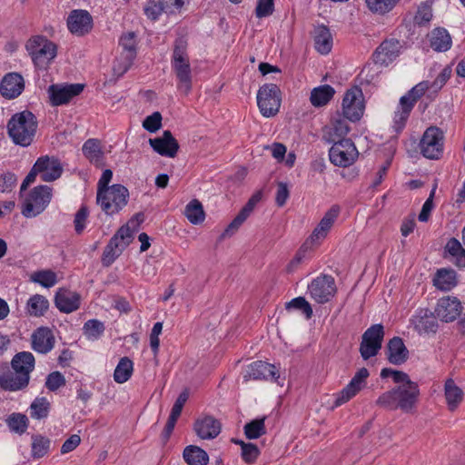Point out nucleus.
Masks as SVG:
<instances>
[{
	"label": "nucleus",
	"mask_w": 465,
	"mask_h": 465,
	"mask_svg": "<svg viewBox=\"0 0 465 465\" xmlns=\"http://www.w3.org/2000/svg\"><path fill=\"white\" fill-rule=\"evenodd\" d=\"M420 395L417 382H410L409 385H397L391 390L381 394L375 404L389 411L401 410L403 412H411L415 407Z\"/></svg>",
	"instance_id": "1"
},
{
	"label": "nucleus",
	"mask_w": 465,
	"mask_h": 465,
	"mask_svg": "<svg viewBox=\"0 0 465 465\" xmlns=\"http://www.w3.org/2000/svg\"><path fill=\"white\" fill-rule=\"evenodd\" d=\"M6 127L7 134L15 144L27 147L34 142L38 122L31 111L25 110L13 114Z\"/></svg>",
	"instance_id": "2"
},
{
	"label": "nucleus",
	"mask_w": 465,
	"mask_h": 465,
	"mask_svg": "<svg viewBox=\"0 0 465 465\" xmlns=\"http://www.w3.org/2000/svg\"><path fill=\"white\" fill-rule=\"evenodd\" d=\"M171 65L178 81V88L188 94L192 89V68L188 54V42L183 36L173 43Z\"/></svg>",
	"instance_id": "3"
},
{
	"label": "nucleus",
	"mask_w": 465,
	"mask_h": 465,
	"mask_svg": "<svg viewBox=\"0 0 465 465\" xmlns=\"http://www.w3.org/2000/svg\"><path fill=\"white\" fill-rule=\"evenodd\" d=\"M128 200L129 191L120 183H114L110 189L96 193V203L108 216L119 213L127 205Z\"/></svg>",
	"instance_id": "4"
},
{
	"label": "nucleus",
	"mask_w": 465,
	"mask_h": 465,
	"mask_svg": "<svg viewBox=\"0 0 465 465\" xmlns=\"http://www.w3.org/2000/svg\"><path fill=\"white\" fill-rule=\"evenodd\" d=\"M25 48L37 67L47 66L57 54V45L42 35L31 37Z\"/></svg>",
	"instance_id": "5"
},
{
	"label": "nucleus",
	"mask_w": 465,
	"mask_h": 465,
	"mask_svg": "<svg viewBox=\"0 0 465 465\" xmlns=\"http://www.w3.org/2000/svg\"><path fill=\"white\" fill-rule=\"evenodd\" d=\"M281 90L275 84H264L257 93V104L265 117L274 116L281 106Z\"/></svg>",
	"instance_id": "6"
},
{
	"label": "nucleus",
	"mask_w": 465,
	"mask_h": 465,
	"mask_svg": "<svg viewBox=\"0 0 465 465\" xmlns=\"http://www.w3.org/2000/svg\"><path fill=\"white\" fill-rule=\"evenodd\" d=\"M52 198V189L47 185H38L29 193L24 203L22 213L30 218L40 214L48 205Z\"/></svg>",
	"instance_id": "7"
},
{
	"label": "nucleus",
	"mask_w": 465,
	"mask_h": 465,
	"mask_svg": "<svg viewBox=\"0 0 465 465\" xmlns=\"http://www.w3.org/2000/svg\"><path fill=\"white\" fill-rule=\"evenodd\" d=\"M342 116L347 120L356 123L361 120L364 114L365 104L362 90L353 86L347 90L341 104Z\"/></svg>",
	"instance_id": "8"
},
{
	"label": "nucleus",
	"mask_w": 465,
	"mask_h": 465,
	"mask_svg": "<svg viewBox=\"0 0 465 465\" xmlns=\"http://www.w3.org/2000/svg\"><path fill=\"white\" fill-rule=\"evenodd\" d=\"M131 242L132 236L128 232L127 226H121L104 247L102 255L103 265L105 267L112 265Z\"/></svg>",
	"instance_id": "9"
},
{
	"label": "nucleus",
	"mask_w": 465,
	"mask_h": 465,
	"mask_svg": "<svg viewBox=\"0 0 465 465\" xmlns=\"http://www.w3.org/2000/svg\"><path fill=\"white\" fill-rule=\"evenodd\" d=\"M384 334V327L381 323L373 324L364 331L360 343V353L363 360H369L379 353Z\"/></svg>",
	"instance_id": "10"
},
{
	"label": "nucleus",
	"mask_w": 465,
	"mask_h": 465,
	"mask_svg": "<svg viewBox=\"0 0 465 465\" xmlns=\"http://www.w3.org/2000/svg\"><path fill=\"white\" fill-rule=\"evenodd\" d=\"M331 143L329 157L334 165L346 167L354 163L358 156V151L351 139H340Z\"/></svg>",
	"instance_id": "11"
},
{
	"label": "nucleus",
	"mask_w": 465,
	"mask_h": 465,
	"mask_svg": "<svg viewBox=\"0 0 465 465\" xmlns=\"http://www.w3.org/2000/svg\"><path fill=\"white\" fill-rule=\"evenodd\" d=\"M443 133L440 128H427L420 142L422 155L428 159H439L443 150Z\"/></svg>",
	"instance_id": "12"
},
{
	"label": "nucleus",
	"mask_w": 465,
	"mask_h": 465,
	"mask_svg": "<svg viewBox=\"0 0 465 465\" xmlns=\"http://www.w3.org/2000/svg\"><path fill=\"white\" fill-rule=\"evenodd\" d=\"M311 297L318 303L328 302L336 292L334 278L331 275L322 274L308 285Z\"/></svg>",
	"instance_id": "13"
},
{
	"label": "nucleus",
	"mask_w": 465,
	"mask_h": 465,
	"mask_svg": "<svg viewBox=\"0 0 465 465\" xmlns=\"http://www.w3.org/2000/svg\"><path fill=\"white\" fill-rule=\"evenodd\" d=\"M84 88L83 84H51L48 88L50 103L54 106L68 104L74 97L79 95Z\"/></svg>",
	"instance_id": "14"
},
{
	"label": "nucleus",
	"mask_w": 465,
	"mask_h": 465,
	"mask_svg": "<svg viewBox=\"0 0 465 465\" xmlns=\"http://www.w3.org/2000/svg\"><path fill=\"white\" fill-rule=\"evenodd\" d=\"M119 45L123 48V53L121 54L123 62L114 64V70L118 74H123L131 67L136 57L135 34L134 32L124 34L120 38Z\"/></svg>",
	"instance_id": "15"
},
{
	"label": "nucleus",
	"mask_w": 465,
	"mask_h": 465,
	"mask_svg": "<svg viewBox=\"0 0 465 465\" xmlns=\"http://www.w3.org/2000/svg\"><path fill=\"white\" fill-rule=\"evenodd\" d=\"M462 306L460 300L454 296H445L438 300L434 313L444 322H454L460 314Z\"/></svg>",
	"instance_id": "16"
},
{
	"label": "nucleus",
	"mask_w": 465,
	"mask_h": 465,
	"mask_svg": "<svg viewBox=\"0 0 465 465\" xmlns=\"http://www.w3.org/2000/svg\"><path fill=\"white\" fill-rule=\"evenodd\" d=\"M369 375V371L366 368L360 369L349 384L337 394L334 406L339 407L354 397L364 387Z\"/></svg>",
	"instance_id": "17"
},
{
	"label": "nucleus",
	"mask_w": 465,
	"mask_h": 465,
	"mask_svg": "<svg viewBox=\"0 0 465 465\" xmlns=\"http://www.w3.org/2000/svg\"><path fill=\"white\" fill-rule=\"evenodd\" d=\"M67 27L73 35L83 36L92 30L93 17L86 10H73L67 18Z\"/></svg>",
	"instance_id": "18"
},
{
	"label": "nucleus",
	"mask_w": 465,
	"mask_h": 465,
	"mask_svg": "<svg viewBox=\"0 0 465 465\" xmlns=\"http://www.w3.org/2000/svg\"><path fill=\"white\" fill-rule=\"evenodd\" d=\"M280 377L279 371L273 364L262 361H256L248 365L243 375L245 381L252 380H269L276 381Z\"/></svg>",
	"instance_id": "19"
},
{
	"label": "nucleus",
	"mask_w": 465,
	"mask_h": 465,
	"mask_svg": "<svg viewBox=\"0 0 465 465\" xmlns=\"http://www.w3.org/2000/svg\"><path fill=\"white\" fill-rule=\"evenodd\" d=\"M149 143L157 153L170 158L175 157L180 148L170 130L163 131L161 137L149 139Z\"/></svg>",
	"instance_id": "20"
},
{
	"label": "nucleus",
	"mask_w": 465,
	"mask_h": 465,
	"mask_svg": "<svg viewBox=\"0 0 465 465\" xmlns=\"http://www.w3.org/2000/svg\"><path fill=\"white\" fill-rule=\"evenodd\" d=\"M346 120L342 114L337 112L331 119V125L323 128L322 139L328 143L340 139H346L345 136L351 130Z\"/></svg>",
	"instance_id": "21"
},
{
	"label": "nucleus",
	"mask_w": 465,
	"mask_h": 465,
	"mask_svg": "<svg viewBox=\"0 0 465 465\" xmlns=\"http://www.w3.org/2000/svg\"><path fill=\"white\" fill-rule=\"evenodd\" d=\"M54 342V335L48 327H39L31 335L32 349L41 354H46L51 351Z\"/></svg>",
	"instance_id": "22"
},
{
	"label": "nucleus",
	"mask_w": 465,
	"mask_h": 465,
	"mask_svg": "<svg viewBox=\"0 0 465 465\" xmlns=\"http://www.w3.org/2000/svg\"><path fill=\"white\" fill-rule=\"evenodd\" d=\"M25 89V80L18 73L6 74L0 83V94L5 99L18 97Z\"/></svg>",
	"instance_id": "23"
},
{
	"label": "nucleus",
	"mask_w": 465,
	"mask_h": 465,
	"mask_svg": "<svg viewBox=\"0 0 465 465\" xmlns=\"http://www.w3.org/2000/svg\"><path fill=\"white\" fill-rule=\"evenodd\" d=\"M401 48L399 40L395 38L384 40L373 54L374 63L380 64L391 63L399 55Z\"/></svg>",
	"instance_id": "24"
},
{
	"label": "nucleus",
	"mask_w": 465,
	"mask_h": 465,
	"mask_svg": "<svg viewBox=\"0 0 465 465\" xmlns=\"http://www.w3.org/2000/svg\"><path fill=\"white\" fill-rule=\"evenodd\" d=\"M385 355L390 363L400 366L408 361L409 350L401 337L394 336L387 343Z\"/></svg>",
	"instance_id": "25"
},
{
	"label": "nucleus",
	"mask_w": 465,
	"mask_h": 465,
	"mask_svg": "<svg viewBox=\"0 0 465 465\" xmlns=\"http://www.w3.org/2000/svg\"><path fill=\"white\" fill-rule=\"evenodd\" d=\"M193 429L202 440H213L220 434L222 424L214 417L205 416L194 422Z\"/></svg>",
	"instance_id": "26"
},
{
	"label": "nucleus",
	"mask_w": 465,
	"mask_h": 465,
	"mask_svg": "<svg viewBox=\"0 0 465 465\" xmlns=\"http://www.w3.org/2000/svg\"><path fill=\"white\" fill-rule=\"evenodd\" d=\"M414 329L419 333H436L439 328L437 317L428 309L420 310L412 320Z\"/></svg>",
	"instance_id": "27"
},
{
	"label": "nucleus",
	"mask_w": 465,
	"mask_h": 465,
	"mask_svg": "<svg viewBox=\"0 0 465 465\" xmlns=\"http://www.w3.org/2000/svg\"><path fill=\"white\" fill-rule=\"evenodd\" d=\"M35 364V356L29 351H21L16 353L12 361L11 367L20 376L30 381V373L34 371Z\"/></svg>",
	"instance_id": "28"
},
{
	"label": "nucleus",
	"mask_w": 465,
	"mask_h": 465,
	"mask_svg": "<svg viewBox=\"0 0 465 465\" xmlns=\"http://www.w3.org/2000/svg\"><path fill=\"white\" fill-rule=\"evenodd\" d=\"M341 208L339 205H332L323 215L318 225L313 230L311 239L312 242L323 239L326 237L328 232L332 227L334 222L339 216Z\"/></svg>",
	"instance_id": "29"
},
{
	"label": "nucleus",
	"mask_w": 465,
	"mask_h": 465,
	"mask_svg": "<svg viewBox=\"0 0 465 465\" xmlns=\"http://www.w3.org/2000/svg\"><path fill=\"white\" fill-rule=\"evenodd\" d=\"M54 304L62 312H73L80 307V295L77 292L60 290L55 294Z\"/></svg>",
	"instance_id": "30"
},
{
	"label": "nucleus",
	"mask_w": 465,
	"mask_h": 465,
	"mask_svg": "<svg viewBox=\"0 0 465 465\" xmlns=\"http://www.w3.org/2000/svg\"><path fill=\"white\" fill-rule=\"evenodd\" d=\"M84 157L96 167L105 165L104 153L98 139L90 138L84 142L82 147Z\"/></svg>",
	"instance_id": "31"
},
{
	"label": "nucleus",
	"mask_w": 465,
	"mask_h": 465,
	"mask_svg": "<svg viewBox=\"0 0 465 465\" xmlns=\"http://www.w3.org/2000/svg\"><path fill=\"white\" fill-rule=\"evenodd\" d=\"M29 381L16 371L7 370L0 374V388L7 391H16L26 388Z\"/></svg>",
	"instance_id": "32"
},
{
	"label": "nucleus",
	"mask_w": 465,
	"mask_h": 465,
	"mask_svg": "<svg viewBox=\"0 0 465 465\" xmlns=\"http://www.w3.org/2000/svg\"><path fill=\"white\" fill-rule=\"evenodd\" d=\"M430 45L435 52H446L452 45L451 36L443 27L434 28L429 35Z\"/></svg>",
	"instance_id": "33"
},
{
	"label": "nucleus",
	"mask_w": 465,
	"mask_h": 465,
	"mask_svg": "<svg viewBox=\"0 0 465 465\" xmlns=\"http://www.w3.org/2000/svg\"><path fill=\"white\" fill-rule=\"evenodd\" d=\"M457 283V274L452 269H439L433 277V285L443 292L450 291Z\"/></svg>",
	"instance_id": "34"
},
{
	"label": "nucleus",
	"mask_w": 465,
	"mask_h": 465,
	"mask_svg": "<svg viewBox=\"0 0 465 465\" xmlns=\"http://www.w3.org/2000/svg\"><path fill=\"white\" fill-rule=\"evenodd\" d=\"M314 44L316 50L322 54H327L332 47V36L330 29L321 25L314 29Z\"/></svg>",
	"instance_id": "35"
},
{
	"label": "nucleus",
	"mask_w": 465,
	"mask_h": 465,
	"mask_svg": "<svg viewBox=\"0 0 465 465\" xmlns=\"http://www.w3.org/2000/svg\"><path fill=\"white\" fill-rule=\"evenodd\" d=\"M444 395L450 411H454L463 401V391L452 379L445 381Z\"/></svg>",
	"instance_id": "36"
},
{
	"label": "nucleus",
	"mask_w": 465,
	"mask_h": 465,
	"mask_svg": "<svg viewBox=\"0 0 465 465\" xmlns=\"http://www.w3.org/2000/svg\"><path fill=\"white\" fill-rule=\"evenodd\" d=\"M45 160V170L39 172L41 173V179L44 182H53L58 179L62 173L63 167L58 159L54 157H49L47 155L39 157L36 161Z\"/></svg>",
	"instance_id": "37"
},
{
	"label": "nucleus",
	"mask_w": 465,
	"mask_h": 465,
	"mask_svg": "<svg viewBox=\"0 0 465 465\" xmlns=\"http://www.w3.org/2000/svg\"><path fill=\"white\" fill-rule=\"evenodd\" d=\"M183 459L188 465H207L209 456L202 448L189 445L183 450Z\"/></svg>",
	"instance_id": "38"
},
{
	"label": "nucleus",
	"mask_w": 465,
	"mask_h": 465,
	"mask_svg": "<svg viewBox=\"0 0 465 465\" xmlns=\"http://www.w3.org/2000/svg\"><path fill=\"white\" fill-rule=\"evenodd\" d=\"M335 91L333 87L329 84L321 85L319 87L313 88L310 101L312 105L316 107L323 106L330 102V100L333 97Z\"/></svg>",
	"instance_id": "39"
},
{
	"label": "nucleus",
	"mask_w": 465,
	"mask_h": 465,
	"mask_svg": "<svg viewBox=\"0 0 465 465\" xmlns=\"http://www.w3.org/2000/svg\"><path fill=\"white\" fill-rule=\"evenodd\" d=\"M49 308L48 300L40 294H35L27 301L26 311L30 316L41 317Z\"/></svg>",
	"instance_id": "40"
},
{
	"label": "nucleus",
	"mask_w": 465,
	"mask_h": 465,
	"mask_svg": "<svg viewBox=\"0 0 465 465\" xmlns=\"http://www.w3.org/2000/svg\"><path fill=\"white\" fill-rule=\"evenodd\" d=\"M430 90V82L422 81L413 86L406 94L401 97L400 104H410L413 109L417 101Z\"/></svg>",
	"instance_id": "41"
},
{
	"label": "nucleus",
	"mask_w": 465,
	"mask_h": 465,
	"mask_svg": "<svg viewBox=\"0 0 465 465\" xmlns=\"http://www.w3.org/2000/svg\"><path fill=\"white\" fill-rule=\"evenodd\" d=\"M184 215L193 224L202 223L205 218L202 203L197 199L192 200L185 207Z\"/></svg>",
	"instance_id": "42"
},
{
	"label": "nucleus",
	"mask_w": 465,
	"mask_h": 465,
	"mask_svg": "<svg viewBox=\"0 0 465 465\" xmlns=\"http://www.w3.org/2000/svg\"><path fill=\"white\" fill-rule=\"evenodd\" d=\"M133 370V361L128 357L121 358L114 372V381L117 383L127 381L132 376Z\"/></svg>",
	"instance_id": "43"
},
{
	"label": "nucleus",
	"mask_w": 465,
	"mask_h": 465,
	"mask_svg": "<svg viewBox=\"0 0 465 465\" xmlns=\"http://www.w3.org/2000/svg\"><path fill=\"white\" fill-rule=\"evenodd\" d=\"M265 419L266 417L255 419L244 425V434L247 439L255 440L266 433Z\"/></svg>",
	"instance_id": "44"
},
{
	"label": "nucleus",
	"mask_w": 465,
	"mask_h": 465,
	"mask_svg": "<svg viewBox=\"0 0 465 465\" xmlns=\"http://www.w3.org/2000/svg\"><path fill=\"white\" fill-rule=\"evenodd\" d=\"M50 402L45 397H37L30 406V415L33 419L42 420L48 416Z\"/></svg>",
	"instance_id": "45"
},
{
	"label": "nucleus",
	"mask_w": 465,
	"mask_h": 465,
	"mask_svg": "<svg viewBox=\"0 0 465 465\" xmlns=\"http://www.w3.org/2000/svg\"><path fill=\"white\" fill-rule=\"evenodd\" d=\"M5 421L11 431L20 435L25 433L28 428V419L22 413H12Z\"/></svg>",
	"instance_id": "46"
},
{
	"label": "nucleus",
	"mask_w": 465,
	"mask_h": 465,
	"mask_svg": "<svg viewBox=\"0 0 465 465\" xmlns=\"http://www.w3.org/2000/svg\"><path fill=\"white\" fill-rule=\"evenodd\" d=\"M51 441L43 435L32 436V457L39 459L44 457L49 450Z\"/></svg>",
	"instance_id": "47"
},
{
	"label": "nucleus",
	"mask_w": 465,
	"mask_h": 465,
	"mask_svg": "<svg viewBox=\"0 0 465 465\" xmlns=\"http://www.w3.org/2000/svg\"><path fill=\"white\" fill-rule=\"evenodd\" d=\"M400 0H366L368 8L379 15H385L391 11Z\"/></svg>",
	"instance_id": "48"
},
{
	"label": "nucleus",
	"mask_w": 465,
	"mask_h": 465,
	"mask_svg": "<svg viewBox=\"0 0 465 465\" xmlns=\"http://www.w3.org/2000/svg\"><path fill=\"white\" fill-rule=\"evenodd\" d=\"M31 279L45 288L53 287L57 282L56 274L51 270L37 271L32 275Z\"/></svg>",
	"instance_id": "49"
},
{
	"label": "nucleus",
	"mask_w": 465,
	"mask_h": 465,
	"mask_svg": "<svg viewBox=\"0 0 465 465\" xmlns=\"http://www.w3.org/2000/svg\"><path fill=\"white\" fill-rule=\"evenodd\" d=\"M400 108L401 110L395 112L393 117V128L396 133H400L403 130L412 110L410 104H400Z\"/></svg>",
	"instance_id": "50"
},
{
	"label": "nucleus",
	"mask_w": 465,
	"mask_h": 465,
	"mask_svg": "<svg viewBox=\"0 0 465 465\" xmlns=\"http://www.w3.org/2000/svg\"><path fill=\"white\" fill-rule=\"evenodd\" d=\"M143 11L145 15L152 21L157 20L163 12H168L165 6L162 5L161 0L158 2L155 0H148Z\"/></svg>",
	"instance_id": "51"
},
{
	"label": "nucleus",
	"mask_w": 465,
	"mask_h": 465,
	"mask_svg": "<svg viewBox=\"0 0 465 465\" xmlns=\"http://www.w3.org/2000/svg\"><path fill=\"white\" fill-rule=\"evenodd\" d=\"M84 331L88 338L97 339L104 333V325L98 320H88L84 324Z\"/></svg>",
	"instance_id": "52"
},
{
	"label": "nucleus",
	"mask_w": 465,
	"mask_h": 465,
	"mask_svg": "<svg viewBox=\"0 0 465 465\" xmlns=\"http://www.w3.org/2000/svg\"><path fill=\"white\" fill-rule=\"evenodd\" d=\"M286 309H295L301 311L307 319L312 318V309L310 303L303 297H296L286 303Z\"/></svg>",
	"instance_id": "53"
},
{
	"label": "nucleus",
	"mask_w": 465,
	"mask_h": 465,
	"mask_svg": "<svg viewBox=\"0 0 465 465\" xmlns=\"http://www.w3.org/2000/svg\"><path fill=\"white\" fill-rule=\"evenodd\" d=\"M88 216V207L86 205H82L80 209L76 212L74 219V231L76 234H81L85 229Z\"/></svg>",
	"instance_id": "54"
},
{
	"label": "nucleus",
	"mask_w": 465,
	"mask_h": 465,
	"mask_svg": "<svg viewBox=\"0 0 465 465\" xmlns=\"http://www.w3.org/2000/svg\"><path fill=\"white\" fill-rule=\"evenodd\" d=\"M65 385V378L60 371H53L47 375L45 381V387L51 391H55L59 388Z\"/></svg>",
	"instance_id": "55"
},
{
	"label": "nucleus",
	"mask_w": 465,
	"mask_h": 465,
	"mask_svg": "<svg viewBox=\"0 0 465 465\" xmlns=\"http://www.w3.org/2000/svg\"><path fill=\"white\" fill-rule=\"evenodd\" d=\"M45 160L36 161L35 164L33 165L32 169L28 173V174L25 176V180L23 181L21 184V192L26 190V188L33 183L35 181L36 175L40 173L39 172L45 170L46 168L45 165Z\"/></svg>",
	"instance_id": "56"
},
{
	"label": "nucleus",
	"mask_w": 465,
	"mask_h": 465,
	"mask_svg": "<svg viewBox=\"0 0 465 465\" xmlns=\"http://www.w3.org/2000/svg\"><path fill=\"white\" fill-rule=\"evenodd\" d=\"M162 114L160 112H154L151 115H148L143 122V127L150 132L155 133L162 126Z\"/></svg>",
	"instance_id": "57"
},
{
	"label": "nucleus",
	"mask_w": 465,
	"mask_h": 465,
	"mask_svg": "<svg viewBox=\"0 0 465 465\" xmlns=\"http://www.w3.org/2000/svg\"><path fill=\"white\" fill-rule=\"evenodd\" d=\"M451 72L450 66L444 67L436 79L430 83V89H432L434 93H438L450 78Z\"/></svg>",
	"instance_id": "58"
},
{
	"label": "nucleus",
	"mask_w": 465,
	"mask_h": 465,
	"mask_svg": "<svg viewBox=\"0 0 465 465\" xmlns=\"http://www.w3.org/2000/svg\"><path fill=\"white\" fill-rule=\"evenodd\" d=\"M245 220L246 218L243 217V215L238 213L220 235L219 241L221 242L225 238L232 236L238 231L240 226L245 222Z\"/></svg>",
	"instance_id": "59"
},
{
	"label": "nucleus",
	"mask_w": 465,
	"mask_h": 465,
	"mask_svg": "<svg viewBox=\"0 0 465 465\" xmlns=\"http://www.w3.org/2000/svg\"><path fill=\"white\" fill-rule=\"evenodd\" d=\"M274 11L273 0H258L255 8V15L258 18L267 17Z\"/></svg>",
	"instance_id": "60"
},
{
	"label": "nucleus",
	"mask_w": 465,
	"mask_h": 465,
	"mask_svg": "<svg viewBox=\"0 0 465 465\" xmlns=\"http://www.w3.org/2000/svg\"><path fill=\"white\" fill-rule=\"evenodd\" d=\"M241 455L246 463L252 464L255 462L259 457L260 450L254 443L248 442V444L244 445V448L242 450Z\"/></svg>",
	"instance_id": "61"
},
{
	"label": "nucleus",
	"mask_w": 465,
	"mask_h": 465,
	"mask_svg": "<svg viewBox=\"0 0 465 465\" xmlns=\"http://www.w3.org/2000/svg\"><path fill=\"white\" fill-rule=\"evenodd\" d=\"M436 188H437V184H435L430 193V196L429 198L425 201V203H423V206L421 208V211L419 214V221L420 222H427L430 218V212L431 210L433 209L434 207V204H433V197H434V194H435V191H436Z\"/></svg>",
	"instance_id": "62"
},
{
	"label": "nucleus",
	"mask_w": 465,
	"mask_h": 465,
	"mask_svg": "<svg viewBox=\"0 0 465 465\" xmlns=\"http://www.w3.org/2000/svg\"><path fill=\"white\" fill-rule=\"evenodd\" d=\"M289 197L290 190L288 184L283 182H279L277 183V191L275 193V203L277 204V206H284Z\"/></svg>",
	"instance_id": "63"
},
{
	"label": "nucleus",
	"mask_w": 465,
	"mask_h": 465,
	"mask_svg": "<svg viewBox=\"0 0 465 465\" xmlns=\"http://www.w3.org/2000/svg\"><path fill=\"white\" fill-rule=\"evenodd\" d=\"M262 191H258L252 195V197L248 200L245 205L239 212L240 214L243 215L246 219L252 213L256 204L262 200Z\"/></svg>",
	"instance_id": "64"
}]
</instances>
